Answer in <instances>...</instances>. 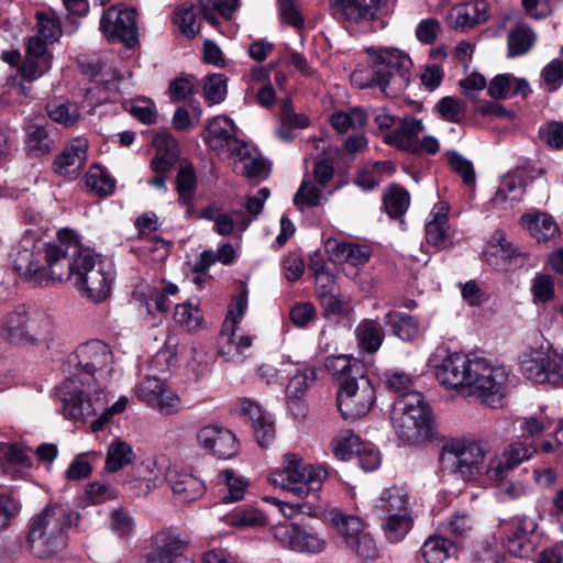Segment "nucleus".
<instances>
[{
    "instance_id": "1a4fd4ad",
    "label": "nucleus",
    "mask_w": 563,
    "mask_h": 563,
    "mask_svg": "<svg viewBox=\"0 0 563 563\" xmlns=\"http://www.w3.org/2000/svg\"><path fill=\"white\" fill-rule=\"evenodd\" d=\"M366 52L383 93L395 97L407 88L413 66L409 54L396 47H369Z\"/></svg>"
},
{
    "instance_id": "b1692460",
    "label": "nucleus",
    "mask_w": 563,
    "mask_h": 563,
    "mask_svg": "<svg viewBox=\"0 0 563 563\" xmlns=\"http://www.w3.org/2000/svg\"><path fill=\"white\" fill-rule=\"evenodd\" d=\"M325 253L335 262L354 267L365 265L372 257L373 250L367 244L329 238L324 242Z\"/></svg>"
},
{
    "instance_id": "473e14b6",
    "label": "nucleus",
    "mask_w": 563,
    "mask_h": 563,
    "mask_svg": "<svg viewBox=\"0 0 563 563\" xmlns=\"http://www.w3.org/2000/svg\"><path fill=\"white\" fill-rule=\"evenodd\" d=\"M32 466L30 456L16 444L0 442V467L12 479Z\"/></svg>"
},
{
    "instance_id": "774afa93",
    "label": "nucleus",
    "mask_w": 563,
    "mask_h": 563,
    "mask_svg": "<svg viewBox=\"0 0 563 563\" xmlns=\"http://www.w3.org/2000/svg\"><path fill=\"white\" fill-rule=\"evenodd\" d=\"M440 117L449 122L459 123L465 115V103L454 97H444L435 106Z\"/></svg>"
},
{
    "instance_id": "37998d69",
    "label": "nucleus",
    "mask_w": 563,
    "mask_h": 563,
    "mask_svg": "<svg viewBox=\"0 0 563 563\" xmlns=\"http://www.w3.org/2000/svg\"><path fill=\"white\" fill-rule=\"evenodd\" d=\"M240 442L229 429L213 424V456L230 460L238 455Z\"/></svg>"
},
{
    "instance_id": "e433bc0d",
    "label": "nucleus",
    "mask_w": 563,
    "mask_h": 563,
    "mask_svg": "<svg viewBox=\"0 0 563 563\" xmlns=\"http://www.w3.org/2000/svg\"><path fill=\"white\" fill-rule=\"evenodd\" d=\"M355 338L360 350L367 353H375L384 341V330L377 320L364 319L355 329Z\"/></svg>"
},
{
    "instance_id": "2f4dec72",
    "label": "nucleus",
    "mask_w": 563,
    "mask_h": 563,
    "mask_svg": "<svg viewBox=\"0 0 563 563\" xmlns=\"http://www.w3.org/2000/svg\"><path fill=\"white\" fill-rule=\"evenodd\" d=\"M525 192V181L520 172L505 175L493 198V203L499 209L511 208L519 202Z\"/></svg>"
},
{
    "instance_id": "7c9ffc66",
    "label": "nucleus",
    "mask_w": 563,
    "mask_h": 563,
    "mask_svg": "<svg viewBox=\"0 0 563 563\" xmlns=\"http://www.w3.org/2000/svg\"><path fill=\"white\" fill-rule=\"evenodd\" d=\"M252 223V218L241 209L230 211H220L213 214L214 230L224 236H232L235 241H240L243 232Z\"/></svg>"
},
{
    "instance_id": "338daca9",
    "label": "nucleus",
    "mask_w": 563,
    "mask_h": 563,
    "mask_svg": "<svg viewBox=\"0 0 563 563\" xmlns=\"http://www.w3.org/2000/svg\"><path fill=\"white\" fill-rule=\"evenodd\" d=\"M47 112L53 121L65 126H71L80 119L78 107L69 102L48 104Z\"/></svg>"
},
{
    "instance_id": "79ce46f5",
    "label": "nucleus",
    "mask_w": 563,
    "mask_h": 563,
    "mask_svg": "<svg viewBox=\"0 0 563 563\" xmlns=\"http://www.w3.org/2000/svg\"><path fill=\"white\" fill-rule=\"evenodd\" d=\"M218 486H224L228 489L222 500L225 504L242 500L249 487V481L235 471L225 468L218 474Z\"/></svg>"
},
{
    "instance_id": "f3484780",
    "label": "nucleus",
    "mask_w": 563,
    "mask_h": 563,
    "mask_svg": "<svg viewBox=\"0 0 563 563\" xmlns=\"http://www.w3.org/2000/svg\"><path fill=\"white\" fill-rule=\"evenodd\" d=\"M139 400L163 415H177L183 410V400L164 378L145 376L136 387Z\"/></svg>"
},
{
    "instance_id": "4d7b16f0",
    "label": "nucleus",
    "mask_w": 563,
    "mask_h": 563,
    "mask_svg": "<svg viewBox=\"0 0 563 563\" xmlns=\"http://www.w3.org/2000/svg\"><path fill=\"white\" fill-rule=\"evenodd\" d=\"M86 186L100 196H110L115 188V180L100 166H92L86 175Z\"/></svg>"
},
{
    "instance_id": "f704fd0d",
    "label": "nucleus",
    "mask_w": 563,
    "mask_h": 563,
    "mask_svg": "<svg viewBox=\"0 0 563 563\" xmlns=\"http://www.w3.org/2000/svg\"><path fill=\"white\" fill-rule=\"evenodd\" d=\"M520 223L538 242H548L559 233L556 222L547 213L533 212L523 214Z\"/></svg>"
},
{
    "instance_id": "8fccbe9b",
    "label": "nucleus",
    "mask_w": 563,
    "mask_h": 563,
    "mask_svg": "<svg viewBox=\"0 0 563 563\" xmlns=\"http://www.w3.org/2000/svg\"><path fill=\"white\" fill-rule=\"evenodd\" d=\"M328 371L336 376L340 382L350 376H356L357 373H365L363 365L346 355H338L328 357L325 361Z\"/></svg>"
},
{
    "instance_id": "f03ea898",
    "label": "nucleus",
    "mask_w": 563,
    "mask_h": 563,
    "mask_svg": "<svg viewBox=\"0 0 563 563\" xmlns=\"http://www.w3.org/2000/svg\"><path fill=\"white\" fill-rule=\"evenodd\" d=\"M74 238L76 232L70 229H60L57 240L53 242L26 231L11 253L14 271L23 280L38 286L65 283V278L69 277L66 265L69 264L67 255Z\"/></svg>"
},
{
    "instance_id": "c03bdc74",
    "label": "nucleus",
    "mask_w": 563,
    "mask_h": 563,
    "mask_svg": "<svg viewBox=\"0 0 563 563\" xmlns=\"http://www.w3.org/2000/svg\"><path fill=\"white\" fill-rule=\"evenodd\" d=\"M453 551V542L439 536L429 537L421 547V555L427 563H443Z\"/></svg>"
},
{
    "instance_id": "cd10ccee",
    "label": "nucleus",
    "mask_w": 563,
    "mask_h": 563,
    "mask_svg": "<svg viewBox=\"0 0 563 563\" xmlns=\"http://www.w3.org/2000/svg\"><path fill=\"white\" fill-rule=\"evenodd\" d=\"M164 474L157 467L155 462H144L130 473L123 481L124 485H129L135 495H147L152 489L162 485Z\"/></svg>"
},
{
    "instance_id": "20e7f679",
    "label": "nucleus",
    "mask_w": 563,
    "mask_h": 563,
    "mask_svg": "<svg viewBox=\"0 0 563 563\" xmlns=\"http://www.w3.org/2000/svg\"><path fill=\"white\" fill-rule=\"evenodd\" d=\"M66 272L74 287L95 302L106 300L114 280V267L109 261L99 260L90 250L81 247L78 236L70 242Z\"/></svg>"
},
{
    "instance_id": "4c0bfd02",
    "label": "nucleus",
    "mask_w": 563,
    "mask_h": 563,
    "mask_svg": "<svg viewBox=\"0 0 563 563\" xmlns=\"http://www.w3.org/2000/svg\"><path fill=\"white\" fill-rule=\"evenodd\" d=\"M157 148L156 156L151 162V168L155 174L166 173L177 159V143L168 134H159L154 139Z\"/></svg>"
},
{
    "instance_id": "0e129e2a",
    "label": "nucleus",
    "mask_w": 563,
    "mask_h": 563,
    "mask_svg": "<svg viewBox=\"0 0 563 563\" xmlns=\"http://www.w3.org/2000/svg\"><path fill=\"white\" fill-rule=\"evenodd\" d=\"M536 40L532 31L526 26H517L508 36L509 56H517L527 53Z\"/></svg>"
},
{
    "instance_id": "6ab92c4d",
    "label": "nucleus",
    "mask_w": 563,
    "mask_h": 563,
    "mask_svg": "<svg viewBox=\"0 0 563 563\" xmlns=\"http://www.w3.org/2000/svg\"><path fill=\"white\" fill-rule=\"evenodd\" d=\"M482 257L489 266L497 269H508L523 265L528 258V253L512 245L507 241L506 234L497 230L487 241Z\"/></svg>"
},
{
    "instance_id": "13d9d810",
    "label": "nucleus",
    "mask_w": 563,
    "mask_h": 563,
    "mask_svg": "<svg viewBox=\"0 0 563 563\" xmlns=\"http://www.w3.org/2000/svg\"><path fill=\"white\" fill-rule=\"evenodd\" d=\"M220 521H223L231 527L243 528L264 526L266 523V518L256 509H236L222 516Z\"/></svg>"
},
{
    "instance_id": "052dcab7",
    "label": "nucleus",
    "mask_w": 563,
    "mask_h": 563,
    "mask_svg": "<svg viewBox=\"0 0 563 563\" xmlns=\"http://www.w3.org/2000/svg\"><path fill=\"white\" fill-rule=\"evenodd\" d=\"M367 120L364 111L352 109L347 112H335L331 117V124L339 133H345L350 129L362 128Z\"/></svg>"
},
{
    "instance_id": "de8ad7c7",
    "label": "nucleus",
    "mask_w": 563,
    "mask_h": 563,
    "mask_svg": "<svg viewBox=\"0 0 563 563\" xmlns=\"http://www.w3.org/2000/svg\"><path fill=\"white\" fill-rule=\"evenodd\" d=\"M327 548V540L320 533L307 530L303 528L298 529L295 536V543H292V551L309 554H319Z\"/></svg>"
},
{
    "instance_id": "dca6fc26",
    "label": "nucleus",
    "mask_w": 563,
    "mask_h": 563,
    "mask_svg": "<svg viewBox=\"0 0 563 563\" xmlns=\"http://www.w3.org/2000/svg\"><path fill=\"white\" fill-rule=\"evenodd\" d=\"M2 328L8 339L36 340L51 332L52 320L42 310L20 305L4 317Z\"/></svg>"
},
{
    "instance_id": "e2e57ef3",
    "label": "nucleus",
    "mask_w": 563,
    "mask_h": 563,
    "mask_svg": "<svg viewBox=\"0 0 563 563\" xmlns=\"http://www.w3.org/2000/svg\"><path fill=\"white\" fill-rule=\"evenodd\" d=\"M411 527V517L409 515H389L384 525V532L387 540L391 543L400 542Z\"/></svg>"
},
{
    "instance_id": "4be33fe9",
    "label": "nucleus",
    "mask_w": 563,
    "mask_h": 563,
    "mask_svg": "<svg viewBox=\"0 0 563 563\" xmlns=\"http://www.w3.org/2000/svg\"><path fill=\"white\" fill-rule=\"evenodd\" d=\"M188 542L173 531H161L153 537L144 558L146 563H174L187 549Z\"/></svg>"
},
{
    "instance_id": "393cba45",
    "label": "nucleus",
    "mask_w": 563,
    "mask_h": 563,
    "mask_svg": "<svg viewBox=\"0 0 563 563\" xmlns=\"http://www.w3.org/2000/svg\"><path fill=\"white\" fill-rule=\"evenodd\" d=\"M536 452V448L531 444L511 443L500 455H493L490 476L497 477V482L505 479L510 471L531 459Z\"/></svg>"
},
{
    "instance_id": "bf43d9fd",
    "label": "nucleus",
    "mask_w": 563,
    "mask_h": 563,
    "mask_svg": "<svg viewBox=\"0 0 563 563\" xmlns=\"http://www.w3.org/2000/svg\"><path fill=\"white\" fill-rule=\"evenodd\" d=\"M409 203V194L400 187L393 186L384 195V206L390 217L397 218L402 216L407 211Z\"/></svg>"
},
{
    "instance_id": "0eeeda50",
    "label": "nucleus",
    "mask_w": 563,
    "mask_h": 563,
    "mask_svg": "<svg viewBox=\"0 0 563 563\" xmlns=\"http://www.w3.org/2000/svg\"><path fill=\"white\" fill-rule=\"evenodd\" d=\"M328 475L325 465L306 463L299 453L287 452L282 456L280 466L272 470L267 479L275 487L306 498L322 489Z\"/></svg>"
},
{
    "instance_id": "6e6d98bb",
    "label": "nucleus",
    "mask_w": 563,
    "mask_h": 563,
    "mask_svg": "<svg viewBox=\"0 0 563 563\" xmlns=\"http://www.w3.org/2000/svg\"><path fill=\"white\" fill-rule=\"evenodd\" d=\"M534 303H545L554 298L555 278L547 273H537L530 283Z\"/></svg>"
},
{
    "instance_id": "39448f33",
    "label": "nucleus",
    "mask_w": 563,
    "mask_h": 563,
    "mask_svg": "<svg viewBox=\"0 0 563 563\" xmlns=\"http://www.w3.org/2000/svg\"><path fill=\"white\" fill-rule=\"evenodd\" d=\"M485 444L466 439H454L444 444L441 455V470L456 475L465 483L487 487L497 483V477L490 476L493 456H487Z\"/></svg>"
},
{
    "instance_id": "5701e85b",
    "label": "nucleus",
    "mask_w": 563,
    "mask_h": 563,
    "mask_svg": "<svg viewBox=\"0 0 563 563\" xmlns=\"http://www.w3.org/2000/svg\"><path fill=\"white\" fill-rule=\"evenodd\" d=\"M52 66V55L45 43L38 36L30 37L20 75L26 82H33L42 77Z\"/></svg>"
},
{
    "instance_id": "49530a36",
    "label": "nucleus",
    "mask_w": 563,
    "mask_h": 563,
    "mask_svg": "<svg viewBox=\"0 0 563 563\" xmlns=\"http://www.w3.org/2000/svg\"><path fill=\"white\" fill-rule=\"evenodd\" d=\"M174 24L187 37H194L200 30V23L190 2L180 3L174 11Z\"/></svg>"
},
{
    "instance_id": "2eb2a0df",
    "label": "nucleus",
    "mask_w": 563,
    "mask_h": 563,
    "mask_svg": "<svg viewBox=\"0 0 563 563\" xmlns=\"http://www.w3.org/2000/svg\"><path fill=\"white\" fill-rule=\"evenodd\" d=\"M344 378L339 384L338 408L344 419L356 420L365 417L376 400V390L365 373Z\"/></svg>"
},
{
    "instance_id": "69168bd1",
    "label": "nucleus",
    "mask_w": 563,
    "mask_h": 563,
    "mask_svg": "<svg viewBox=\"0 0 563 563\" xmlns=\"http://www.w3.org/2000/svg\"><path fill=\"white\" fill-rule=\"evenodd\" d=\"M174 365L175 354L170 350H161L150 361L146 375L166 380Z\"/></svg>"
},
{
    "instance_id": "aec40b11",
    "label": "nucleus",
    "mask_w": 563,
    "mask_h": 563,
    "mask_svg": "<svg viewBox=\"0 0 563 563\" xmlns=\"http://www.w3.org/2000/svg\"><path fill=\"white\" fill-rule=\"evenodd\" d=\"M383 0H330L331 14L339 21L362 24L378 18Z\"/></svg>"
},
{
    "instance_id": "a18cd8bd",
    "label": "nucleus",
    "mask_w": 563,
    "mask_h": 563,
    "mask_svg": "<svg viewBox=\"0 0 563 563\" xmlns=\"http://www.w3.org/2000/svg\"><path fill=\"white\" fill-rule=\"evenodd\" d=\"M385 323L393 327V333L404 341L415 339L419 333L417 320L402 312H389L385 316Z\"/></svg>"
},
{
    "instance_id": "c756f323",
    "label": "nucleus",
    "mask_w": 563,
    "mask_h": 563,
    "mask_svg": "<svg viewBox=\"0 0 563 563\" xmlns=\"http://www.w3.org/2000/svg\"><path fill=\"white\" fill-rule=\"evenodd\" d=\"M423 131L421 120L407 118L400 126L385 135V141L400 150L418 153L419 135Z\"/></svg>"
},
{
    "instance_id": "680f3d73",
    "label": "nucleus",
    "mask_w": 563,
    "mask_h": 563,
    "mask_svg": "<svg viewBox=\"0 0 563 563\" xmlns=\"http://www.w3.org/2000/svg\"><path fill=\"white\" fill-rule=\"evenodd\" d=\"M362 443L358 435L345 432L333 439L331 443L332 452L341 461L350 460L357 453Z\"/></svg>"
},
{
    "instance_id": "bb28decb",
    "label": "nucleus",
    "mask_w": 563,
    "mask_h": 563,
    "mask_svg": "<svg viewBox=\"0 0 563 563\" xmlns=\"http://www.w3.org/2000/svg\"><path fill=\"white\" fill-rule=\"evenodd\" d=\"M166 479L174 495L185 503H189L201 497L206 492L205 484L192 474L172 467L166 474Z\"/></svg>"
},
{
    "instance_id": "4468645a",
    "label": "nucleus",
    "mask_w": 563,
    "mask_h": 563,
    "mask_svg": "<svg viewBox=\"0 0 563 563\" xmlns=\"http://www.w3.org/2000/svg\"><path fill=\"white\" fill-rule=\"evenodd\" d=\"M249 306L245 291L232 298L227 317L218 338V354L227 361L243 362L247 357L254 335L242 334L235 340V330L246 313Z\"/></svg>"
},
{
    "instance_id": "c9c22d12",
    "label": "nucleus",
    "mask_w": 563,
    "mask_h": 563,
    "mask_svg": "<svg viewBox=\"0 0 563 563\" xmlns=\"http://www.w3.org/2000/svg\"><path fill=\"white\" fill-rule=\"evenodd\" d=\"M448 211L445 203L440 202L433 207L426 223L427 242L434 246L444 245L448 238Z\"/></svg>"
},
{
    "instance_id": "ea45409f",
    "label": "nucleus",
    "mask_w": 563,
    "mask_h": 563,
    "mask_svg": "<svg viewBox=\"0 0 563 563\" xmlns=\"http://www.w3.org/2000/svg\"><path fill=\"white\" fill-rule=\"evenodd\" d=\"M135 457L136 455L129 442L115 439L108 446L104 468L107 472L115 473L133 463Z\"/></svg>"
},
{
    "instance_id": "a19ab883",
    "label": "nucleus",
    "mask_w": 563,
    "mask_h": 563,
    "mask_svg": "<svg viewBox=\"0 0 563 563\" xmlns=\"http://www.w3.org/2000/svg\"><path fill=\"white\" fill-rule=\"evenodd\" d=\"M26 148L33 156L48 154L53 150V140L49 137L47 129L38 122H30L25 126Z\"/></svg>"
},
{
    "instance_id": "603ef678",
    "label": "nucleus",
    "mask_w": 563,
    "mask_h": 563,
    "mask_svg": "<svg viewBox=\"0 0 563 563\" xmlns=\"http://www.w3.org/2000/svg\"><path fill=\"white\" fill-rule=\"evenodd\" d=\"M319 298L325 316L346 317L353 310L350 299L341 296L339 289L319 292Z\"/></svg>"
},
{
    "instance_id": "72a5a7b5",
    "label": "nucleus",
    "mask_w": 563,
    "mask_h": 563,
    "mask_svg": "<svg viewBox=\"0 0 563 563\" xmlns=\"http://www.w3.org/2000/svg\"><path fill=\"white\" fill-rule=\"evenodd\" d=\"M531 92L528 81L510 74L494 77L488 85V93L494 99H506L514 96L527 97Z\"/></svg>"
},
{
    "instance_id": "412c9836",
    "label": "nucleus",
    "mask_w": 563,
    "mask_h": 563,
    "mask_svg": "<svg viewBox=\"0 0 563 563\" xmlns=\"http://www.w3.org/2000/svg\"><path fill=\"white\" fill-rule=\"evenodd\" d=\"M536 528L537 523L529 517H517L505 523L501 529L506 551L517 558L527 556L532 549L530 536Z\"/></svg>"
},
{
    "instance_id": "a878e982",
    "label": "nucleus",
    "mask_w": 563,
    "mask_h": 563,
    "mask_svg": "<svg viewBox=\"0 0 563 563\" xmlns=\"http://www.w3.org/2000/svg\"><path fill=\"white\" fill-rule=\"evenodd\" d=\"M88 141L75 137L55 158L53 167L62 176L76 177L87 159Z\"/></svg>"
},
{
    "instance_id": "423d86ee",
    "label": "nucleus",
    "mask_w": 563,
    "mask_h": 563,
    "mask_svg": "<svg viewBox=\"0 0 563 563\" xmlns=\"http://www.w3.org/2000/svg\"><path fill=\"white\" fill-rule=\"evenodd\" d=\"M238 128L225 115L213 117V152L220 158L235 159L243 164L244 174L250 178H267L269 163L257 147L238 137Z\"/></svg>"
},
{
    "instance_id": "6e6552de",
    "label": "nucleus",
    "mask_w": 563,
    "mask_h": 563,
    "mask_svg": "<svg viewBox=\"0 0 563 563\" xmlns=\"http://www.w3.org/2000/svg\"><path fill=\"white\" fill-rule=\"evenodd\" d=\"M391 423L400 441L418 444L432 433V413L429 404L418 390L396 397L391 410Z\"/></svg>"
},
{
    "instance_id": "f8f14e48",
    "label": "nucleus",
    "mask_w": 563,
    "mask_h": 563,
    "mask_svg": "<svg viewBox=\"0 0 563 563\" xmlns=\"http://www.w3.org/2000/svg\"><path fill=\"white\" fill-rule=\"evenodd\" d=\"M511 383V374L506 366L477 356L467 396L497 407L509 393Z\"/></svg>"
},
{
    "instance_id": "5fc2aeb1",
    "label": "nucleus",
    "mask_w": 563,
    "mask_h": 563,
    "mask_svg": "<svg viewBox=\"0 0 563 563\" xmlns=\"http://www.w3.org/2000/svg\"><path fill=\"white\" fill-rule=\"evenodd\" d=\"M133 297L140 302H143L146 311L150 313L154 312V310L167 311L170 307V302L168 300L169 296L148 286L136 289L133 292Z\"/></svg>"
},
{
    "instance_id": "c85d7f7f",
    "label": "nucleus",
    "mask_w": 563,
    "mask_h": 563,
    "mask_svg": "<svg viewBox=\"0 0 563 563\" xmlns=\"http://www.w3.org/2000/svg\"><path fill=\"white\" fill-rule=\"evenodd\" d=\"M488 19V4L485 0H474L455 5L449 14V23L455 27L465 30Z\"/></svg>"
},
{
    "instance_id": "ddd939ff",
    "label": "nucleus",
    "mask_w": 563,
    "mask_h": 563,
    "mask_svg": "<svg viewBox=\"0 0 563 563\" xmlns=\"http://www.w3.org/2000/svg\"><path fill=\"white\" fill-rule=\"evenodd\" d=\"M329 521L349 553L362 562L378 559L377 542L361 517L334 511L330 514Z\"/></svg>"
},
{
    "instance_id": "f257e3e1",
    "label": "nucleus",
    "mask_w": 563,
    "mask_h": 563,
    "mask_svg": "<svg viewBox=\"0 0 563 563\" xmlns=\"http://www.w3.org/2000/svg\"><path fill=\"white\" fill-rule=\"evenodd\" d=\"M111 365L112 352L108 344L99 340L84 343L69 356L68 377L57 390L64 415L69 419L85 420L102 410L91 423L93 432L101 430L114 415L126 408L128 398L124 396L111 407H106L104 387L111 375Z\"/></svg>"
},
{
    "instance_id": "09e8293b",
    "label": "nucleus",
    "mask_w": 563,
    "mask_h": 563,
    "mask_svg": "<svg viewBox=\"0 0 563 563\" xmlns=\"http://www.w3.org/2000/svg\"><path fill=\"white\" fill-rule=\"evenodd\" d=\"M36 20L37 31L34 36H38L47 47V44L56 42L62 33L58 18L53 11H41L36 13Z\"/></svg>"
},
{
    "instance_id": "9b49d317",
    "label": "nucleus",
    "mask_w": 563,
    "mask_h": 563,
    "mask_svg": "<svg viewBox=\"0 0 563 563\" xmlns=\"http://www.w3.org/2000/svg\"><path fill=\"white\" fill-rule=\"evenodd\" d=\"M521 373L536 384H558L563 380V353L552 350L542 335L530 339L520 357Z\"/></svg>"
},
{
    "instance_id": "3c124183",
    "label": "nucleus",
    "mask_w": 563,
    "mask_h": 563,
    "mask_svg": "<svg viewBox=\"0 0 563 563\" xmlns=\"http://www.w3.org/2000/svg\"><path fill=\"white\" fill-rule=\"evenodd\" d=\"M211 266V252L206 250L194 261L187 263L186 276L199 288L205 287L210 279L209 268Z\"/></svg>"
},
{
    "instance_id": "864d4df0",
    "label": "nucleus",
    "mask_w": 563,
    "mask_h": 563,
    "mask_svg": "<svg viewBox=\"0 0 563 563\" xmlns=\"http://www.w3.org/2000/svg\"><path fill=\"white\" fill-rule=\"evenodd\" d=\"M322 199V186L310 178H305L294 197V203L303 209L321 205Z\"/></svg>"
},
{
    "instance_id": "a211bd4d",
    "label": "nucleus",
    "mask_w": 563,
    "mask_h": 563,
    "mask_svg": "<svg viewBox=\"0 0 563 563\" xmlns=\"http://www.w3.org/2000/svg\"><path fill=\"white\" fill-rule=\"evenodd\" d=\"M100 31L108 41H120L126 47H133L137 43L135 11L119 5L110 7L100 18Z\"/></svg>"
},
{
    "instance_id": "58836bf2",
    "label": "nucleus",
    "mask_w": 563,
    "mask_h": 563,
    "mask_svg": "<svg viewBox=\"0 0 563 563\" xmlns=\"http://www.w3.org/2000/svg\"><path fill=\"white\" fill-rule=\"evenodd\" d=\"M376 508L387 516L409 515V495L404 487H390L384 489L378 498Z\"/></svg>"
},
{
    "instance_id": "7ed1b4c3",
    "label": "nucleus",
    "mask_w": 563,
    "mask_h": 563,
    "mask_svg": "<svg viewBox=\"0 0 563 563\" xmlns=\"http://www.w3.org/2000/svg\"><path fill=\"white\" fill-rule=\"evenodd\" d=\"M79 515L59 505L46 506L29 526L26 547L38 559H51L67 545L68 530L76 526Z\"/></svg>"
},
{
    "instance_id": "9d476101",
    "label": "nucleus",
    "mask_w": 563,
    "mask_h": 563,
    "mask_svg": "<svg viewBox=\"0 0 563 563\" xmlns=\"http://www.w3.org/2000/svg\"><path fill=\"white\" fill-rule=\"evenodd\" d=\"M477 355L437 347L428 358V366L437 382L448 390L467 396Z\"/></svg>"
}]
</instances>
